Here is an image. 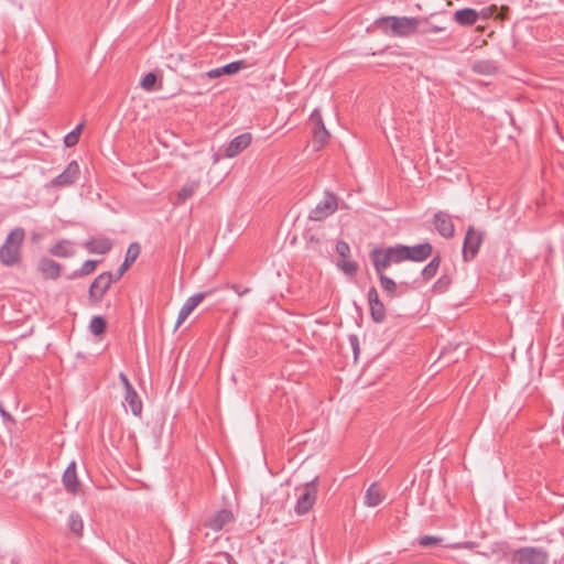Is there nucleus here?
Returning <instances> with one entry per match:
<instances>
[{
  "instance_id": "f257e3e1",
  "label": "nucleus",
  "mask_w": 564,
  "mask_h": 564,
  "mask_svg": "<svg viewBox=\"0 0 564 564\" xmlns=\"http://www.w3.org/2000/svg\"><path fill=\"white\" fill-rule=\"evenodd\" d=\"M376 24L386 33L393 36L408 37L417 32L425 24V20L415 17H383Z\"/></svg>"
},
{
  "instance_id": "f3484780",
  "label": "nucleus",
  "mask_w": 564,
  "mask_h": 564,
  "mask_svg": "<svg viewBox=\"0 0 564 564\" xmlns=\"http://www.w3.org/2000/svg\"><path fill=\"white\" fill-rule=\"evenodd\" d=\"M84 246L90 253L105 254L112 245L108 238H96L86 241Z\"/></svg>"
},
{
  "instance_id": "a878e982",
  "label": "nucleus",
  "mask_w": 564,
  "mask_h": 564,
  "mask_svg": "<svg viewBox=\"0 0 564 564\" xmlns=\"http://www.w3.org/2000/svg\"><path fill=\"white\" fill-rule=\"evenodd\" d=\"M68 528L69 530L77 534V535H80L82 534V531L84 529V522H83V519L82 517L79 516V513L77 512H72L69 514V518H68Z\"/></svg>"
},
{
  "instance_id": "e433bc0d",
  "label": "nucleus",
  "mask_w": 564,
  "mask_h": 564,
  "mask_svg": "<svg viewBox=\"0 0 564 564\" xmlns=\"http://www.w3.org/2000/svg\"><path fill=\"white\" fill-rule=\"evenodd\" d=\"M497 10H498L497 6L494 4L490 7L482 8L480 11H478V14H479V18L486 20V19L494 17L495 13L497 12Z\"/></svg>"
},
{
  "instance_id": "2eb2a0df",
  "label": "nucleus",
  "mask_w": 564,
  "mask_h": 564,
  "mask_svg": "<svg viewBox=\"0 0 564 564\" xmlns=\"http://www.w3.org/2000/svg\"><path fill=\"white\" fill-rule=\"evenodd\" d=\"M434 224L437 231L445 238H451L454 236V225L449 215L445 213H437L434 216Z\"/></svg>"
},
{
  "instance_id": "a18cd8bd",
  "label": "nucleus",
  "mask_w": 564,
  "mask_h": 564,
  "mask_svg": "<svg viewBox=\"0 0 564 564\" xmlns=\"http://www.w3.org/2000/svg\"><path fill=\"white\" fill-rule=\"evenodd\" d=\"M220 160V155L218 153H214L213 155V163L214 164H217Z\"/></svg>"
},
{
  "instance_id": "20e7f679",
  "label": "nucleus",
  "mask_w": 564,
  "mask_h": 564,
  "mask_svg": "<svg viewBox=\"0 0 564 564\" xmlns=\"http://www.w3.org/2000/svg\"><path fill=\"white\" fill-rule=\"evenodd\" d=\"M549 554L546 551L525 546L512 553V562L516 564H547Z\"/></svg>"
},
{
  "instance_id": "c85d7f7f",
  "label": "nucleus",
  "mask_w": 564,
  "mask_h": 564,
  "mask_svg": "<svg viewBox=\"0 0 564 564\" xmlns=\"http://www.w3.org/2000/svg\"><path fill=\"white\" fill-rule=\"evenodd\" d=\"M370 314L375 322L380 323L386 317V308L381 301L369 304Z\"/></svg>"
},
{
  "instance_id": "ea45409f",
  "label": "nucleus",
  "mask_w": 564,
  "mask_h": 564,
  "mask_svg": "<svg viewBox=\"0 0 564 564\" xmlns=\"http://www.w3.org/2000/svg\"><path fill=\"white\" fill-rule=\"evenodd\" d=\"M368 301H369V304L371 303H376V302H379V295H378V292L375 288H371L369 291H368Z\"/></svg>"
},
{
  "instance_id": "9d476101",
  "label": "nucleus",
  "mask_w": 564,
  "mask_h": 564,
  "mask_svg": "<svg viewBox=\"0 0 564 564\" xmlns=\"http://www.w3.org/2000/svg\"><path fill=\"white\" fill-rule=\"evenodd\" d=\"M234 519H235V517H234L232 511H230L228 509H223V510H219L218 512L214 513L213 516H210L206 520L205 527H207L208 529H210L215 532H218V531L223 530L226 525L231 523L234 521Z\"/></svg>"
},
{
  "instance_id": "4c0bfd02",
  "label": "nucleus",
  "mask_w": 564,
  "mask_h": 564,
  "mask_svg": "<svg viewBox=\"0 0 564 564\" xmlns=\"http://www.w3.org/2000/svg\"><path fill=\"white\" fill-rule=\"evenodd\" d=\"M445 30L444 26H438V25H429L426 28H420V32L422 33H440V32H443Z\"/></svg>"
},
{
  "instance_id": "423d86ee",
  "label": "nucleus",
  "mask_w": 564,
  "mask_h": 564,
  "mask_svg": "<svg viewBox=\"0 0 564 564\" xmlns=\"http://www.w3.org/2000/svg\"><path fill=\"white\" fill-rule=\"evenodd\" d=\"M337 198L332 193H325L324 198L310 212V219L319 221L332 215L337 209Z\"/></svg>"
},
{
  "instance_id": "1a4fd4ad",
  "label": "nucleus",
  "mask_w": 564,
  "mask_h": 564,
  "mask_svg": "<svg viewBox=\"0 0 564 564\" xmlns=\"http://www.w3.org/2000/svg\"><path fill=\"white\" fill-rule=\"evenodd\" d=\"M212 294V291L207 292H200L197 294H194L193 296L188 297L184 305L181 307L178 312V316L175 324V329L178 328L186 318L191 315V313L200 304V302L207 296Z\"/></svg>"
},
{
  "instance_id": "412c9836",
  "label": "nucleus",
  "mask_w": 564,
  "mask_h": 564,
  "mask_svg": "<svg viewBox=\"0 0 564 564\" xmlns=\"http://www.w3.org/2000/svg\"><path fill=\"white\" fill-rule=\"evenodd\" d=\"M384 496L377 484L370 485L365 496V503L368 507H376L382 502Z\"/></svg>"
},
{
  "instance_id": "2f4dec72",
  "label": "nucleus",
  "mask_w": 564,
  "mask_h": 564,
  "mask_svg": "<svg viewBox=\"0 0 564 564\" xmlns=\"http://www.w3.org/2000/svg\"><path fill=\"white\" fill-rule=\"evenodd\" d=\"M440 267V259L434 258L431 262L423 269L422 274L425 279H431L435 275L437 269Z\"/></svg>"
},
{
  "instance_id": "4be33fe9",
  "label": "nucleus",
  "mask_w": 564,
  "mask_h": 564,
  "mask_svg": "<svg viewBox=\"0 0 564 564\" xmlns=\"http://www.w3.org/2000/svg\"><path fill=\"white\" fill-rule=\"evenodd\" d=\"M140 254V246L137 242L131 243L128 247L126 259L121 267L119 268V275H122L126 270L137 260Z\"/></svg>"
},
{
  "instance_id": "f03ea898",
  "label": "nucleus",
  "mask_w": 564,
  "mask_h": 564,
  "mask_svg": "<svg viewBox=\"0 0 564 564\" xmlns=\"http://www.w3.org/2000/svg\"><path fill=\"white\" fill-rule=\"evenodd\" d=\"M24 230L22 228L13 229L7 237L0 249V260L4 265H13L20 260V249L24 240Z\"/></svg>"
},
{
  "instance_id": "393cba45",
  "label": "nucleus",
  "mask_w": 564,
  "mask_h": 564,
  "mask_svg": "<svg viewBox=\"0 0 564 564\" xmlns=\"http://www.w3.org/2000/svg\"><path fill=\"white\" fill-rule=\"evenodd\" d=\"M107 322L101 316H94L89 323V330L91 334L99 336L105 333Z\"/></svg>"
},
{
  "instance_id": "b1692460",
  "label": "nucleus",
  "mask_w": 564,
  "mask_h": 564,
  "mask_svg": "<svg viewBox=\"0 0 564 564\" xmlns=\"http://www.w3.org/2000/svg\"><path fill=\"white\" fill-rule=\"evenodd\" d=\"M314 144H317V149L324 147L329 138V132L326 130L325 126H318L314 128Z\"/></svg>"
},
{
  "instance_id": "7ed1b4c3",
  "label": "nucleus",
  "mask_w": 564,
  "mask_h": 564,
  "mask_svg": "<svg viewBox=\"0 0 564 564\" xmlns=\"http://www.w3.org/2000/svg\"><path fill=\"white\" fill-rule=\"evenodd\" d=\"M405 250L403 246L375 249L371 251L370 257L373 262L375 269L378 273L383 272L390 264L400 263L403 260Z\"/></svg>"
},
{
  "instance_id": "473e14b6",
  "label": "nucleus",
  "mask_w": 564,
  "mask_h": 564,
  "mask_svg": "<svg viewBox=\"0 0 564 564\" xmlns=\"http://www.w3.org/2000/svg\"><path fill=\"white\" fill-rule=\"evenodd\" d=\"M156 83V75L154 73H148L140 82V86L144 90H152Z\"/></svg>"
},
{
  "instance_id": "c756f323",
  "label": "nucleus",
  "mask_w": 564,
  "mask_h": 564,
  "mask_svg": "<svg viewBox=\"0 0 564 564\" xmlns=\"http://www.w3.org/2000/svg\"><path fill=\"white\" fill-rule=\"evenodd\" d=\"M380 278V284L381 288L391 296L395 294L397 291V283L390 279L389 276L384 275L383 272L379 273Z\"/></svg>"
},
{
  "instance_id": "58836bf2",
  "label": "nucleus",
  "mask_w": 564,
  "mask_h": 564,
  "mask_svg": "<svg viewBox=\"0 0 564 564\" xmlns=\"http://www.w3.org/2000/svg\"><path fill=\"white\" fill-rule=\"evenodd\" d=\"M311 120L315 123V127L324 124L322 116L318 110H314L312 112Z\"/></svg>"
},
{
  "instance_id": "37998d69",
  "label": "nucleus",
  "mask_w": 564,
  "mask_h": 564,
  "mask_svg": "<svg viewBox=\"0 0 564 564\" xmlns=\"http://www.w3.org/2000/svg\"><path fill=\"white\" fill-rule=\"evenodd\" d=\"M507 11H508V8L507 7H502L501 8V11L497 14V18L503 20L507 18Z\"/></svg>"
},
{
  "instance_id": "a19ab883",
  "label": "nucleus",
  "mask_w": 564,
  "mask_h": 564,
  "mask_svg": "<svg viewBox=\"0 0 564 564\" xmlns=\"http://www.w3.org/2000/svg\"><path fill=\"white\" fill-rule=\"evenodd\" d=\"M223 75V72L220 70V67L218 68H214V69H210L208 70L205 76L213 79V78H217V77H220Z\"/></svg>"
},
{
  "instance_id": "7c9ffc66",
  "label": "nucleus",
  "mask_w": 564,
  "mask_h": 564,
  "mask_svg": "<svg viewBox=\"0 0 564 564\" xmlns=\"http://www.w3.org/2000/svg\"><path fill=\"white\" fill-rule=\"evenodd\" d=\"M337 267L347 275H354L358 271V264L354 261L347 260V258H343L341 261H338Z\"/></svg>"
},
{
  "instance_id": "49530a36",
  "label": "nucleus",
  "mask_w": 564,
  "mask_h": 564,
  "mask_svg": "<svg viewBox=\"0 0 564 564\" xmlns=\"http://www.w3.org/2000/svg\"><path fill=\"white\" fill-rule=\"evenodd\" d=\"M248 292V289H245L243 292H239V295H242L243 293Z\"/></svg>"
},
{
  "instance_id": "39448f33",
  "label": "nucleus",
  "mask_w": 564,
  "mask_h": 564,
  "mask_svg": "<svg viewBox=\"0 0 564 564\" xmlns=\"http://www.w3.org/2000/svg\"><path fill=\"white\" fill-rule=\"evenodd\" d=\"M317 498V478L305 484L296 500L294 511L296 514L302 516L307 513L315 505Z\"/></svg>"
},
{
  "instance_id": "aec40b11",
  "label": "nucleus",
  "mask_w": 564,
  "mask_h": 564,
  "mask_svg": "<svg viewBox=\"0 0 564 564\" xmlns=\"http://www.w3.org/2000/svg\"><path fill=\"white\" fill-rule=\"evenodd\" d=\"M124 401V406H128L135 416H138L141 413L142 402L138 393L133 390V388L126 390Z\"/></svg>"
},
{
  "instance_id": "6e6552de",
  "label": "nucleus",
  "mask_w": 564,
  "mask_h": 564,
  "mask_svg": "<svg viewBox=\"0 0 564 564\" xmlns=\"http://www.w3.org/2000/svg\"><path fill=\"white\" fill-rule=\"evenodd\" d=\"M481 241L482 235L476 231L473 227H469L465 236L463 248V254L465 260L473 259L476 256L481 245Z\"/></svg>"
},
{
  "instance_id": "dca6fc26",
  "label": "nucleus",
  "mask_w": 564,
  "mask_h": 564,
  "mask_svg": "<svg viewBox=\"0 0 564 564\" xmlns=\"http://www.w3.org/2000/svg\"><path fill=\"white\" fill-rule=\"evenodd\" d=\"M453 19L459 25L469 26L478 21L479 14L475 9L464 8L454 12Z\"/></svg>"
},
{
  "instance_id": "6ab92c4d",
  "label": "nucleus",
  "mask_w": 564,
  "mask_h": 564,
  "mask_svg": "<svg viewBox=\"0 0 564 564\" xmlns=\"http://www.w3.org/2000/svg\"><path fill=\"white\" fill-rule=\"evenodd\" d=\"M199 187V180L187 181L176 194L177 204L184 203L191 198Z\"/></svg>"
},
{
  "instance_id": "a211bd4d",
  "label": "nucleus",
  "mask_w": 564,
  "mask_h": 564,
  "mask_svg": "<svg viewBox=\"0 0 564 564\" xmlns=\"http://www.w3.org/2000/svg\"><path fill=\"white\" fill-rule=\"evenodd\" d=\"M39 270L45 279H57L59 276V265L50 259H42L39 263Z\"/></svg>"
},
{
  "instance_id": "f8f14e48",
  "label": "nucleus",
  "mask_w": 564,
  "mask_h": 564,
  "mask_svg": "<svg viewBox=\"0 0 564 564\" xmlns=\"http://www.w3.org/2000/svg\"><path fill=\"white\" fill-rule=\"evenodd\" d=\"M252 141V135L249 132L239 134L234 138L229 144L225 149L226 158H235L239 153H241L245 149H247Z\"/></svg>"
},
{
  "instance_id": "cd10ccee",
  "label": "nucleus",
  "mask_w": 564,
  "mask_h": 564,
  "mask_svg": "<svg viewBox=\"0 0 564 564\" xmlns=\"http://www.w3.org/2000/svg\"><path fill=\"white\" fill-rule=\"evenodd\" d=\"M84 128V123H79L73 131L67 133L64 138V144L67 148L75 147L82 133V130Z\"/></svg>"
},
{
  "instance_id": "c9c22d12",
  "label": "nucleus",
  "mask_w": 564,
  "mask_h": 564,
  "mask_svg": "<svg viewBox=\"0 0 564 564\" xmlns=\"http://www.w3.org/2000/svg\"><path fill=\"white\" fill-rule=\"evenodd\" d=\"M441 542L440 538L432 536V535H424L419 539V544L421 546H432L436 545Z\"/></svg>"
},
{
  "instance_id": "5701e85b",
  "label": "nucleus",
  "mask_w": 564,
  "mask_h": 564,
  "mask_svg": "<svg viewBox=\"0 0 564 564\" xmlns=\"http://www.w3.org/2000/svg\"><path fill=\"white\" fill-rule=\"evenodd\" d=\"M51 253L57 257L66 258L73 256L74 250L69 241H61L51 249Z\"/></svg>"
},
{
  "instance_id": "4468645a",
  "label": "nucleus",
  "mask_w": 564,
  "mask_h": 564,
  "mask_svg": "<svg viewBox=\"0 0 564 564\" xmlns=\"http://www.w3.org/2000/svg\"><path fill=\"white\" fill-rule=\"evenodd\" d=\"M63 484L66 490L70 494H78L80 491V484L76 474V463L72 462L63 475Z\"/></svg>"
},
{
  "instance_id": "f704fd0d",
  "label": "nucleus",
  "mask_w": 564,
  "mask_h": 564,
  "mask_svg": "<svg viewBox=\"0 0 564 564\" xmlns=\"http://www.w3.org/2000/svg\"><path fill=\"white\" fill-rule=\"evenodd\" d=\"M97 263H98V261H96V260L85 261L79 270L80 275H87V274L91 273L95 270Z\"/></svg>"
},
{
  "instance_id": "0eeeda50",
  "label": "nucleus",
  "mask_w": 564,
  "mask_h": 564,
  "mask_svg": "<svg viewBox=\"0 0 564 564\" xmlns=\"http://www.w3.org/2000/svg\"><path fill=\"white\" fill-rule=\"evenodd\" d=\"M79 172L80 170L78 163L76 161H72L59 175L50 182L47 187L62 188L70 186L77 181Z\"/></svg>"
},
{
  "instance_id": "79ce46f5",
  "label": "nucleus",
  "mask_w": 564,
  "mask_h": 564,
  "mask_svg": "<svg viewBox=\"0 0 564 564\" xmlns=\"http://www.w3.org/2000/svg\"><path fill=\"white\" fill-rule=\"evenodd\" d=\"M119 378H120L121 382L123 383L126 390H129L132 388L131 383L129 382L128 377L124 373L121 372L119 375Z\"/></svg>"
},
{
  "instance_id": "c03bdc74",
  "label": "nucleus",
  "mask_w": 564,
  "mask_h": 564,
  "mask_svg": "<svg viewBox=\"0 0 564 564\" xmlns=\"http://www.w3.org/2000/svg\"><path fill=\"white\" fill-rule=\"evenodd\" d=\"M0 412L2 414L3 420L10 421L11 416L3 410V408L0 405Z\"/></svg>"
},
{
  "instance_id": "ddd939ff",
  "label": "nucleus",
  "mask_w": 564,
  "mask_h": 564,
  "mask_svg": "<svg viewBox=\"0 0 564 564\" xmlns=\"http://www.w3.org/2000/svg\"><path fill=\"white\" fill-rule=\"evenodd\" d=\"M404 257L403 260H412V261H423L427 259L432 253V246L427 242L414 246L406 247L403 246Z\"/></svg>"
},
{
  "instance_id": "bb28decb",
  "label": "nucleus",
  "mask_w": 564,
  "mask_h": 564,
  "mask_svg": "<svg viewBox=\"0 0 564 564\" xmlns=\"http://www.w3.org/2000/svg\"><path fill=\"white\" fill-rule=\"evenodd\" d=\"M247 67H249V65L243 59H240L220 67V70L223 75H234Z\"/></svg>"
},
{
  "instance_id": "9b49d317",
  "label": "nucleus",
  "mask_w": 564,
  "mask_h": 564,
  "mask_svg": "<svg viewBox=\"0 0 564 564\" xmlns=\"http://www.w3.org/2000/svg\"><path fill=\"white\" fill-rule=\"evenodd\" d=\"M111 283L112 275L110 273L99 274L90 285V297L96 302L100 301L106 291L110 288Z\"/></svg>"
},
{
  "instance_id": "72a5a7b5",
  "label": "nucleus",
  "mask_w": 564,
  "mask_h": 564,
  "mask_svg": "<svg viewBox=\"0 0 564 564\" xmlns=\"http://www.w3.org/2000/svg\"><path fill=\"white\" fill-rule=\"evenodd\" d=\"M336 252L344 259L348 258L350 254V247L346 241L340 240L336 243Z\"/></svg>"
}]
</instances>
